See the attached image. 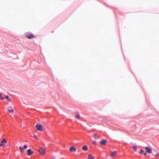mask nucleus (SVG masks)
<instances>
[{
  "mask_svg": "<svg viewBox=\"0 0 159 159\" xmlns=\"http://www.w3.org/2000/svg\"><path fill=\"white\" fill-rule=\"evenodd\" d=\"M38 151L39 152L40 154L41 155L45 154L46 153L45 150L41 147H39Z\"/></svg>",
  "mask_w": 159,
  "mask_h": 159,
  "instance_id": "f03ea898",
  "label": "nucleus"
},
{
  "mask_svg": "<svg viewBox=\"0 0 159 159\" xmlns=\"http://www.w3.org/2000/svg\"><path fill=\"white\" fill-rule=\"evenodd\" d=\"M0 98L1 100H2L4 98H3L2 97V96L1 97H0Z\"/></svg>",
  "mask_w": 159,
  "mask_h": 159,
  "instance_id": "4be33fe9",
  "label": "nucleus"
},
{
  "mask_svg": "<svg viewBox=\"0 0 159 159\" xmlns=\"http://www.w3.org/2000/svg\"><path fill=\"white\" fill-rule=\"evenodd\" d=\"M156 156H159V154L158 153H157V154Z\"/></svg>",
  "mask_w": 159,
  "mask_h": 159,
  "instance_id": "393cba45",
  "label": "nucleus"
},
{
  "mask_svg": "<svg viewBox=\"0 0 159 159\" xmlns=\"http://www.w3.org/2000/svg\"><path fill=\"white\" fill-rule=\"evenodd\" d=\"M1 144H3V146L5 145V144L7 143V141L5 139H3L1 142Z\"/></svg>",
  "mask_w": 159,
  "mask_h": 159,
  "instance_id": "1a4fd4ad",
  "label": "nucleus"
},
{
  "mask_svg": "<svg viewBox=\"0 0 159 159\" xmlns=\"http://www.w3.org/2000/svg\"><path fill=\"white\" fill-rule=\"evenodd\" d=\"M25 35L27 38L30 39L34 38V36L31 33L26 32L25 33Z\"/></svg>",
  "mask_w": 159,
  "mask_h": 159,
  "instance_id": "f257e3e1",
  "label": "nucleus"
},
{
  "mask_svg": "<svg viewBox=\"0 0 159 159\" xmlns=\"http://www.w3.org/2000/svg\"><path fill=\"white\" fill-rule=\"evenodd\" d=\"M107 141L106 139H104L100 142V144L102 145H105L106 144Z\"/></svg>",
  "mask_w": 159,
  "mask_h": 159,
  "instance_id": "39448f33",
  "label": "nucleus"
},
{
  "mask_svg": "<svg viewBox=\"0 0 159 159\" xmlns=\"http://www.w3.org/2000/svg\"><path fill=\"white\" fill-rule=\"evenodd\" d=\"M116 151H114L111 152L110 156L111 157H113L116 156Z\"/></svg>",
  "mask_w": 159,
  "mask_h": 159,
  "instance_id": "6e6552de",
  "label": "nucleus"
},
{
  "mask_svg": "<svg viewBox=\"0 0 159 159\" xmlns=\"http://www.w3.org/2000/svg\"><path fill=\"white\" fill-rule=\"evenodd\" d=\"M147 153L146 152H146H144V153H143V154L144 156H146L147 155Z\"/></svg>",
  "mask_w": 159,
  "mask_h": 159,
  "instance_id": "412c9836",
  "label": "nucleus"
},
{
  "mask_svg": "<svg viewBox=\"0 0 159 159\" xmlns=\"http://www.w3.org/2000/svg\"><path fill=\"white\" fill-rule=\"evenodd\" d=\"M94 138L95 139H98L99 138V137L97 136V134H94Z\"/></svg>",
  "mask_w": 159,
  "mask_h": 159,
  "instance_id": "4468645a",
  "label": "nucleus"
},
{
  "mask_svg": "<svg viewBox=\"0 0 159 159\" xmlns=\"http://www.w3.org/2000/svg\"><path fill=\"white\" fill-rule=\"evenodd\" d=\"M82 149L84 151H86L88 150V147L86 145H84L82 147Z\"/></svg>",
  "mask_w": 159,
  "mask_h": 159,
  "instance_id": "9b49d317",
  "label": "nucleus"
},
{
  "mask_svg": "<svg viewBox=\"0 0 159 159\" xmlns=\"http://www.w3.org/2000/svg\"><path fill=\"white\" fill-rule=\"evenodd\" d=\"M87 159H94V157L92 156L91 155L89 154Z\"/></svg>",
  "mask_w": 159,
  "mask_h": 159,
  "instance_id": "f8f14e48",
  "label": "nucleus"
},
{
  "mask_svg": "<svg viewBox=\"0 0 159 159\" xmlns=\"http://www.w3.org/2000/svg\"><path fill=\"white\" fill-rule=\"evenodd\" d=\"M146 149V152L151 153H152V149L149 148V147H146L145 148Z\"/></svg>",
  "mask_w": 159,
  "mask_h": 159,
  "instance_id": "20e7f679",
  "label": "nucleus"
},
{
  "mask_svg": "<svg viewBox=\"0 0 159 159\" xmlns=\"http://www.w3.org/2000/svg\"><path fill=\"white\" fill-rule=\"evenodd\" d=\"M19 149L21 151H22L23 150V148H22L21 147H19Z\"/></svg>",
  "mask_w": 159,
  "mask_h": 159,
  "instance_id": "f3484780",
  "label": "nucleus"
},
{
  "mask_svg": "<svg viewBox=\"0 0 159 159\" xmlns=\"http://www.w3.org/2000/svg\"><path fill=\"white\" fill-rule=\"evenodd\" d=\"M27 152L29 156H30L32 155L33 153V152L31 150V149H29L27 150Z\"/></svg>",
  "mask_w": 159,
  "mask_h": 159,
  "instance_id": "423d86ee",
  "label": "nucleus"
},
{
  "mask_svg": "<svg viewBox=\"0 0 159 159\" xmlns=\"http://www.w3.org/2000/svg\"><path fill=\"white\" fill-rule=\"evenodd\" d=\"M76 148L74 147H70V152H75L76 151Z\"/></svg>",
  "mask_w": 159,
  "mask_h": 159,
  "instance_id": "0eeeda50",
  "label": "nucleus"
},
{
  "mask_svg": "<svg viewBox=\"0 0 159 159\" xmlns=\"http://www.w3.org/2000/svg\"><path fill=\"white\" fill-rule=\"evenodd\" d=\"M27 148V146L26 145H24L23 146V148H24V149H26V148Z\"/></svg>",
  "mask_w": 159,
  "mask_h": 159,
  "instance_id": "a211bd4d",
  "label": "nucleus"
},
{
  "mask_svg": "<svg viewBox=\"0 0 159 159\" xmlns=\"http://www.w3.org/2000/svg\"><path fill=\"white\" fill-rule=\"evenodd\" d=\"M3 146V144H1L0 143V147L1 146Z\"/></svg>",
  "mask_w": 159,
  "mask_h": 159,
  "instance_id": "5701e85b",
  "label": "nucleus"
},
{
  "mask_svg": "<svg viewBox=\"0 0 159 159\" xmlns=\"http://www.w3.org/2000/svg\"><path fill=\"white\" fill-rule=\"evenodd\" d=\"M14 111V110L13 109L11 110H8V112L9 113H11V112H13Z\"/></svg>",
  "mask_w": 159,
  "mask_h": 159,
  "instance_id": "dca6fc26",
  "label": "nucleus"
},
{
  "mask_svg": "<svg viewBox=\"0 0 159 159\" xmlns=\"http://www.w3.org/2000/svg\"><path fill=\"white\" fill-rule=\"evenodd\" d=\"M140 152L142 153H144V151L143 149H141L140 151Z\"/></svg>",
  "mask_w": 159,
  "mask_h": 159,
  "instance_id": "6ab92c4d",
  "label": "nucleus"
},
{
  "mask_svg": "<svg viewBox=\"0 0 159 159\" xmlns=\"http://www.w3.org/2000/svg\"><path fill=\"white\" fill-rule=\"evenodd\" d=\"M131 147L134 151H137V147L136 146H132Z\"/></svg>",
  "mask_w": 159,
  "mask_h": 159,
  "instance_id": "9d476101",
  "label": "nucleus"
},
{
  "mask_svg": "<svg viewBox=\"0 0 159 159\" xmlns=\"http://www.w3.org/2000/svg\"><path fill=\"white\" fill-rule=\"evenodd\" d=\"M76 117L77 119H79L80 118V116L79 114H77L76 116Z\"/></svg>",
  "mask_w": 159,
  "mask_h": 159,
  "instance_id": "2eb2a0df",
  "label": "nucleus"
},
{
  "mask_svg": "<svg viewBox=\"0 0 159 159\" xmlns=\"http://www.w3.org/2000/svg\"><path fill=\"white\" fill-rule=\"evenodd\" d=\"M7 100L8 101L11 102V99L7 95H6L5 96Z\"/></svg>",
  "mask_w": 159,
  "mask_h": 159,
  "instance_id": "ddd939ff",
  "label": "nucleus"
},
{
  "mask_svg": "<svg viewBox=\"0 0 159 159\" xmlns=\"http://www.w3.org/2000/svg\"><path fill=\"white\" fill-rule=\"evenodd\" d=\"M93 143L94 144H96V143Z\"/></svg>",
  "mask_w": 159,
  "mask_h": 159,
  "instance_id": "a878e982",
  "label": "nucleus"
},
{
  "mask_svg": "<svg viewBox=\"0 0 159 159\" xmlns=\"http://www.w3.org/2000/svg\"><path fill=\"white\" fill-rule=\"evenodd\" d=\"M2 93H0V97H1L2 96Z\"/></svg>",
  "mask_w": 159,
  "mask_h": 159,
  "instance_id": "b1692460",
  "label": "nucleus"
},
{
  "mask_svg": "<svg viewBox=\"0 0 159 159\" xmlns=\"http://www.w3.org/2000/svg\"><path fill=\"white\" fill-rule=\"evenodd\" d=\"M34 138H36V139H37V135H34Z\"/></svg>",
  "mask_w": 159,
  "mask_h": 159,
  "instance_id": "aec40b11",
  "label": "nucleus"
},
{
  "mask_svg": "<svg viewBox=\"0 0 159 159\" xmlns=\"http://www.w3.org/2000/svg\"><path fill=\"white\" fill-rule=\"evenodd\" d=\"M35 127L39 131H41L43 130V126L41 125L37 124L35 126Z\"/></svg>",
  "mask_w": 159,
  "mask_h": 159,
  "instance_id": "7ed1b4c3",
  "label": "nucleus"
}]
</instances>
